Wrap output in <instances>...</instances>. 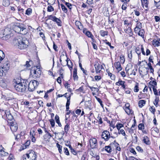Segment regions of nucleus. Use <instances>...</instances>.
I'll return each instance as SVG.
<instances>
[{
  "label": "nucleus",
  "mask_w": 160,
  "mask_h": 160,
  "mask_svg": "<svg viewBox=\"0 0 160 160\" xmlns=\"http://www.w3.org/2000/svg\"><path fill=\"white\" fill-rule=\"evenodd\" d=\"M41 73V71L38 68H32L31 70L30 76L33 77L35 79L39 77Z\"/></svg>",
  "instance_id": "1"
},
{
  "label": "nucleus",
  "mask_w": 160,
  "mask_h": 160,
  "mask_svg": "<svg viewBox=\"0 0 160 160\" xmlns=\"http://www.w3.org/2000/svg\"><path fill=\"white\" fill-rule=\"evenodd\" d=\"M39 83L36 80L31 81L28 84V90L29 91H33L38 86Z\"/></svg>",
  "instance_id": "2"
},
{
  "label": "nucleus",
  "mask_w": 160,
  "mask_h": 160,
  "mask_svg": "<svg viewBox=\"0 0 160 160\" xmlns=\"http://www.w3.org/2000/svg\"><path fill=\"white\" fill-rule=\"evenodd\" d=\"M28 82L27 79L21 78V92H24L26 91Z\"/></svg>",
  "instance_id": "3"
},
{
  "label": "nucleus",
  "mask_w": 160,
  "mask_h": 160,
  "mask_svg": "<svg viewBox=\"0 0 160 160\" xmlns=\"http://www.w3.org/2000/svg\"><path fill=\"white\" fill-rule=\"evenodd\" d=\"M2 64V65L1 67L6 73L9 70L10 64L9 62L8 61H6L5 62L3 61Z\"/></svg>",
  "instance_id": "4"
},
{
  "label": "nucleus",
  "mask_w": 160,
  "mask_h": 160,
  "mask_svg": "<svg viewBox=\"0 0 160 160\" xmlns=\"http://www.w3.org/2000/svg\"><path fill=\"white\" fill-rule=\"evenodd\" d=\"M29 44L28 40L26 38H22L21 42V49H24L27 48Z\"/></svg>",
  "instance_id": "5"
},
{
  "label": "nucleus",
  "mask_w": 160,
  "mask_h": 160,
  "mask_svg": "<svg viewBox=\"0 0 160 160\" xmlns=\"http://www.w3.org/2000/svg\"><path fill=\"white\" fill-rule=\"evenodd\" d=\"M48 19L56 22L58 26H62L61 21L59 18H56L55 16H53L52 15L48 16Z\"/></svg>",
  "instance_id": "6"
},
{
  "label": "nucleus",
  "mask_w": 160,
  "mask_h": 160,
  "mask_svg": "<svg viewBox=\"0 0 160 160\" xmlns=\"http://www.w3.org/2000/svg\"><path fill=\"white\" fill-rule=\"evenodd\" d=\"M13 85L16 90L18 92L20 91V80L19 78H17L13 80Z\"/></svg>",
  "instance_id": "7"
},
{
  "label": "nucleus",
  "mask_w": 160,
  "mask_h": 160,
  "mask_svg": "<svg viewBox=\"0 0 160 160\" xmlns=\"http://www.w3.org/2000/svg\"><path fill=\"white\" fill-rule=\"evenodd\" d=\"M102 138L104 139L105 141H108L110 138L109 132L107 130H105L103 132L101 135Z\"/></svg>",
  "instance_id": "8"
},
{
  "label": "nucleus",
  "mask_w": 160,
  "mask_h": 160,
  "mask_svg": "<svg viewBox=\"0 0 160 160\" xmlns=\"http://www.w3.org/2000/svg\"><path fill=\"white\" fill-rule=\"evenodd\" d=\"M89 142L90 146L92 148H96L97 147L98 143L96 139L92 138L90 139Z\"/></svg>",
  "instance_id": "9"
},
{
  "label": "nucleus",
  "mask_w": 160,
  "mask_h": 160,
  "mask_svg": "<svg viewBox=\"0 0 160 160\" xmlns=\"http://www.w3.org/2000/svg\"><path fill=\"white\" fill-rule=\"evenodd\" d=\"M8 123L10 127L11 130L13 132H15L18 129V125L15 122L14 123L12 121H9Z\"/></svg>",
  "instance_id": "10"
},
{
  "label": "nucleus",
  "mask_w": 160,
  "mask_h": 160,
  "mask_svg": "<svg viewBox=\"0 0 160 160\" xmlns=\"http://www.w3.org/2000/svg\"><path fill=\"white\" fill-rule=\"evenodd\" d=\"M30 160H35L37 155L34 151L31 150L28 153H27Z\"/></svg>",
  "instance_id": "11"
},
{
  "label": "nucleus",
  "mask_w": 160,
  "mask_h": 160,
  "mask_svg": "<svg viewBox=\"0 0 160 160\" xmlns=\"http://www.w3.org/2000/svg\"><path fill=\"white\" fill-rule=\"evenodd\" d=\"M95 68L96 72V74H98V73L100 72L101 71L103 67L102 65L97 63L94 65Z\"/></svg>",
  "instance_id": "12"
},
{
  "label": "nucleus",
  "mask_w": 160,
  "mask_h": 160,
  "mask_svg": "<svg viewBox=\"0 0 160 160\" xmlns=\"http://www.w3.org/2000/svg\"><path fill=\"white\" fill-rule=\"evenodd\" d=\"M19 38L18 37V38H15L14 39L12 42L13 45L17 48H19L20 42L19 40Z\"/></svg>",
  "instance_id": "13"
},
{
  "label": "nucleus",
  "mask_w": 160,
  "mask_h": 160,
  "mask_svg": "<svg viewBox=\"0 0 160 160\" xmlns=\"http://www.w3.org/2000/svg\"><path fill=\"white\" fill-rule=\"evenodd\" d=\"M125 81H122L121 79H119L118 81L116 83V85L117 86H121L123 89H126V86L125 85Z\"/></svg>",
  "instance_id": "14"
},
{
  "label": "nucleus",
  "mask_w": 160,
  "mask_h": 160,
  "mask_svg": "<svg viewBox=\"0 0 160 160\" xmlns=\"http://www.w3.org/2000/svg\"><path fill=\"white\" fill-rule=\"evenodd\" d=\"M114 65L118 72L122 70L121 63L119 62H115L114 63Z\"/></svg>",
  "instance_id": "15"
},
{
  "label": "nucleus",
  "mask_w": 160,
  "mask_h": 160,
  "mask_svg": "<svg viewBox=\"0 0 160 160\" xmlns=\"http://www.w3.org/2000/svg\"><path fill=\"white\" fill-rule=\"evenodd\" d=\"M91 100H88L85 102V107L88 108L89 110H91Z\"/></svg>",
  "instance_id": "16"
},
{
  "label": "nucleus",
  "mask_w": 160,
  "mask_h": 160,
  "mask_svg": "<svg viewBox=\"0 0 160 160\" xmlns=\"http://www.w3.org/2000/svg\"><path fill=\"white\" fill-rule=\"evenodd\" d=\"M136 33H138V35L143 38L145 33V31L143 29H141L138 30V31H135Z\"/></svg>",
  "instance_id": "17"
},
{
  "label": "nucleus",
  "mask_w": 160,
  "mask_h": 160,
  "mask_svg": "<svg viewBox=\"0 0 160 160\" xmlns=\"http://www.w3.org/2000/svg\"><path fill=\"white\" fill-rule=\"evenodd\" d=\"M142 5V7L144 8V6L146 9L145 8V9L147 10L148 8V0H141Z\"/></svg>",
  "instance_id": "18"
},
{
  "label": "nucleus",
  "mask_w": 160,
  "mask_h": 160,
  "mask_svg": "<svg viewBox=\"0 0 160 160\" xmlns=\"http://www.w3.org/2000/svg\"><path fill=\"white\" fill-rule=\"evenodd\" d=\"M4 149V148H2V149L0 150V156L1 157L7 156L8 154V153L5 152Z\"/></svg>",
  "instance_id": "19"
},
{
  "label": "nucleus",
  "mask_w": 160,
  "mask_h": 160,
  "mask_svg": "<svg viewBox=\"0 0 160 160\" xmlns=\"http://www.w3.org/2000/svg\"><path fill=\"white\" fill-rule=\"evenodd\" d=\"M124 24L126 26L130 27L132 25L131 21L128 19H125L123 20Z\"/></svg>",
  "instance_id": "20"
},
{
  "label": "nucleus",
  "mask_w": 160,
  "mask_h": 160,
  "mask_svg": "<svg viewBox=\"0 0 160 160\" xmlns=\"http://www.w3.org/2000/svg\"><path fill=\"white\" fill-rule=\"evenodd\" d=\"M73 77L74 80L77 81L78 80V77L77 75V69L74 68L73 72Z\"/></svg>",
  "instance_id": "21"
},
{
  "label": "nucleus",
  "mask_w": 160,
  "mask_h": 160,
  "mask_svg": "<svg viewBox=\"0 0 160 160\" xmlns=\"http://www.w3.org/2000/svg\"><path fill=\"white\" fill-rule=\"evenodd\" d=\"M142 28V24L140 22H138L136 24V27L134 28L135 31H138V30L141 29Z\"/></svg>",
  "instance_id": "22"
},
{
  "label": "nucleus",
  "mask_w": 160,
  "mask_h": 160,
  "mask_svg": "<svg viewBox=\"0 0 160 160\" xmlns=\"http://www.w3.org/2000/svg\"><path fill=\"white\" fill-rule=\"evenodd\" d=\"M142 141L147 145H149L150 143V141L149 140V138L147 136H144V137Z\"/></svg>",
  "instance_id": "23"
},
{
  "label": "nucleus",
  "mask_w": 160,
  "mask_h": 160,
  "mask_svg": "<svg viewBox=\"0 0 160 160\" xmlns=\"http://www.w3.org/2000/svg\"><path fill=\"white\" fill-rule=\"evenodd\" d=\"M152 44L153 45L155 46H158L160 44V39H158L157 40L154 39L153 41Z\"/></svg>",
  "instance_id": "24"
},
{
  "label": "nucleus",
  "mask_w": 160,
  "mask_h": 160,
  "mask_svg": "<svg viewBox=\"0 0 160 160\" xmlns=\"http://www.w3.org/2000/svg\"><path fill=\"white\" fill-rule=\"evenodd\" d=\"M75 25L80 29H82L83 28V26L81 23L78 21H76L75 22Z\"/></svg>",
  "instance_id": "25"
},
{
  "label": "nucleus",
  "mask_w": 160,
  "mask_h": 160,
  "mask_svg": "<svg viewBox=\"0 0 160 160\" xmlns=\"http://www.w3.org/2000/svg\"><path fill=\"white\" fill-rule=\"evenodd\" d=\"M146 101L144 100H140L138 102V106L139 107L142 108L145 104Z\"/></svg>",
  "instance_id": "26"
},
{
  "label": "nucleus",
  "mask_w": 160,
  "mask_h": 160,
  "mask_svg": "<svg viewBox=\"0 0 160 160\" xmlns=\"http://www.w3.org/2000/svg\"><path fill=\"white\" fill-rule=\"evenodd\" d=\"M149 84H150V85H151L150 87L149 86L150 89L151 91L152 90V85L156 86L157 84V82H156L155 80L152 81H151L150 82H149Z\"/></svg>",
  "instance_id": "27"
},
{
  "label": "nucleus",
  "mask_w": 160,
  "mask_h": 160,
  "mask_svg": "<svg viewBox=\"0 0 160 160\" xmlns=\"http://www.w3.org/2000/svg\"><path fill=\"white\" fill-rule=\"evenodd\" d=\"M124 109L126 113L128 115L132 114L133 113V111L130 108H125Z\"/></svg>",
  "instance_id": "28"
},
{
  "label": "nucleus",
  "mask_w": 160,
  "mask_h": 160,
  "mask_svg": "<svg viewBox=\"0 0 160 160\" xmlns=\"http://www.w3.org/2000/svg\"><path fill=\"white\" fill-rule=\"evenodd\" d=\"M10 2L9 0H3L2 4L5 6H8L10 4Z\"/></svg>",
  "instance_id": "29"
},
{
  "label": "nucleus",
  "mask_w": 160,
  "mask_h": 160,
  "mask_svg": "<svg viewBox=\"0 0 160 160\" xmlns=\"http://www.w3.org/2000/svg\"><path fill=\"white\" fill-rule=\"evenodd\" d=\"M22 30V32H21V34H26L27 33V31L26 27H21V30Z\"/></svg>",
  "instance_id": "30"
},
{
  "label": "nucleus",
  "mask_w": 160,
  "mask_h": 160,
  "mask_svg": "<svg viewBox=\"0 0 160 160\" xmlns=\"http://www.w3.org/2000/svg\"><path fill=\"white\" fill-rule=\"evenodd\" d=\"M66 61L67 62V65L68 66V67L70 69L71 68V69H72V67L73 66V64L72 63V62H71V61L70 60V62H70V63L71 64H68V63H69V62H68V58H67V59L66 60Z\"/></svg>",
  "instance_id": "31"
},
{
  "label": "nucleus",
  "mask_w": 160,
  "mask_h": 160,
  "mask_svg": "<svg viewBox=\"0 0 160 160\" xmlns=\"http://www.w3.org/2000/svg\"><path fill=\"white\" fill-rule=\"evenodd\" d=\"M159 101V97L158 96H156L154 100L153 103L154 105L156 107H157L158 105V102Z\"/></svg>",
  "instance_id": "32"
},
{
  "label": "nucleus",
  "mask_w": 160,
  "mask_h": 160,
  "mask_svg": "<svg viewBox=\"0 0 160 160\" xmlns=\"http://www.w3.org/2000/svg\"><path fill=\"white\" fill-rule=\"evenodd\" d=\"M32 64V61H27L25 65H24V66L26 67V69L31 66Z\"/></svg>",
  "instance_id": "33"
},
{
  "label": "nucleus",
  "mask_w": 160,
  "mask_h": 160,
  "mask_svg": "<svg viewBox=\"0 0 160 160\" xmlns=\"http://www.w3.org/2000/svg\"><path fill=\"white\" fill-rule=\"evenodd\" d=\"M4 53L2 50H0V62L3 60L5 57Z\"/></svg>",
  "instance_id": "34"
},
{
  "label": "nucleus",
  "mask_w": 160,
  "mask_h": 160,
  "mask_svg": "<svg viewBox=\"0 0 160 160\" xmlns=\"http://www.w3.org/2000/svg\"><path fill=\"white\" fill-rule=\"evenodd\" d=\"M55 119L56 120V123L58 124L59 126L61 127L62 125L60 122L59 117L58 115H56L55 117Z\"/></svg>",
  "instance_id": "35"
},
{
  "label": "nucleus",
  "mask_w": 160,
  "mask_h": 160,
  "mask_svg": "<svg viewBox=\"0 0 160 160\" xmlns=\"http://www.w3.org/2000/svg\"><path fill=\"white\" fill-rule=\"evenodd\" d=\"M132 67V65L130 64H128L126 66L125 68V71L127 73H128V72L129 70Z\"/></svg>",
  "instance_id": "36"
},
{
  "label": "nucleus",
  "mask_w": 160,
  "mask_h": 160,
  "mask_svg": "<svg viewBox=\"0 0 160 160\" xmlns=\"http://www.w3.org/2000/svg\"><path fill=\"white\" fill-rule=\"evenodd\" d=\"M14 30L16 32L19 33L20 29V27L18 25H15L13 28Z\"/></svg>",
  "instance_id": "37"
},
{
  "label": "nucleus",
  "mask_w": 160,
  "mask_h": 160,
  "mask_svg": "<svg viewBox=\"0 0 160 160\" xmlns=\"http://www.w3.org/2000/svg\"><path fill=\"white\" fill-rule=\"evenodd\" d=\"M135 52L138 54V58H140L141 54L140 48L139 47H137L135 49Z\"/></svg>",
  "instance_id": "38"
},
{
  "label": "nucleus",
  "mask_w": 160,
  "mask_h": 160,
  "mask_svg": "<svg viewBox=\"0 0 160 160\" xmlns=\"http://www.w3.org/2000/svg\"><path fill=\"white\" fill-rule=\"evenodd\" d=\"M128 58L130 59H132V51L130 49H129L128 50Z\"/></svg>",
  "instance_id": "39"
},
{
  "label": "nucleus",
  "mask_w": 160,
  "mask_h": 160,
  "mask_svg": "<svg viewBox=\"0 0 160 160\" xmlns=\"http://www.w3.org/2000/svg\"><path fill=\"white\" fill-rule=\"evenodd\" d=\"M125 31L126 33L129 34L130 35H131L132 34V29L130 27H129L127 29H126L125 30Z\"/></svg>",
  "instance_id": "40"
},
{
  "label": "nucleus",
  "mask_w": 160,
  "mask_h": 160,
  "mask_svg": "<svg viewBox=\"0 0 160 160\" xmlns=\"http://www.w3.org/2000/svg\"><path fill=\"white\" fill-rule=\"evenodd\" d=\"M69 124L67 123L64 127V130L66 133H67L69 129Z\"/></svg>",
  "instance_id": "41"
},
{
  "label": "nucleus",
  "mask_w": 160,
  "mask_h": 160,
  "mask_svg": "<svg viewBox=\"0 0 160 160\" xmlns=\"http://www.w3.org/2000/svg\"><path fill=\"white\" fill-rule=\"evenodd\" d=\"M35 129L34 128H32L31 129L30 132V135L31 137H33V136H35Z\"/></svg>",
  "instance_id": "42"
},
{
  "label": "nucleus",
  "mask_w": 160,
  "mask_h": 160,
  "mask_svg": "<svg viewBox=\"0 0 160 160\" xmlns=\"http://www.w3.org/2000/svg\"><path fill=\"white\" fill-rule=\"evenodd\" d=\"M79 66L80 68L83 71V73L85 75H87L88 74V72L86 71H85L84 69L82 68V64L80 63H79Z\"/></svg>",
  "instance_id": "43"
},
{
  "label": "nucleus",
  "mask_w": 160,
  "mask_h": 160,
  "mask_svg": "<svg viewBox=\"0 0 160 160\" xmlns=\"http://www.w3.org/2000/svg\"><path fill=\"white\" fill-rule=\"evenodd\" d=\"M61 7L62 10L65 13H67L68 12L67 8L63 4H61Z\"/></svg>",
  "instance_id": "44"
},
{
  "label": "nucleus",
  "mask_w": 160,
  "mask_h": 160,
  "mask_svg": "<svg viewBox=\"0 0 160 160\" xmlns=\"http://www.w3.org/2000/svg\"><path fill=\"white\" fill-rule=\"evenodd\" d=\"M100 33L102 36L104 37L105 36L107 35L108 32L106 31L103 30H101L100 31Z\"/></svg>",
  "instance_id": "45"
},
{
  "label": "nucleus",
  "mask_w": 160,
  "mask_h": 160,
  "mask_svg": "<svg viewBox=\"0 0 160 160\" xmlns=\"http://www.w3.org/2000/svg\"><path fill=\"white\" fill-rule=\"evenodd\" d=\"M32 10L31 8H28L26 11L25 14L28 15H30L32 12Z\"/></svg>",
  "instance_id": "46"
},
{
  "label": "nucleus",
  "mask_w": 160,
  "mask_h": 160,
  "mask_svg": "<svg viewBox=\"0 0 160 160\" xmlns=\"http://www.w3.org/2000/svg\"><path fill=\"white\" fill-rule=\"evenodd\" d=\"M5 71L1 68V67H0V76H3L5 75Z\"/></svg>",
  "instance_id": "47"
},
{
  "label": "nucleus",
  "mask_w": 160,
  "mask_h": 160,
  "mask_svg": "<svg viewBox=\"0 0 160 160\" xmlns=\"http://www.w3.org/2000/svg\"><path fill=\"white\" fill-rule=\"evenodd\" d=\"M22 158L23 160H30L27 153L23 156Z\"/></svg>",
  "instance_id": "48"
},
{
  "label": "nucleus",
  "mask_w": 160,
  "mask_h": 160,
  "mask_svg": "<svg viewBox=\"0 0 160 160\" xmlns=\"http://www.w3.org/2000/svg\"><path fill=\"white\" fill-rule=\"evenodd\" d=\"M105 150L108 153L111 152H112V149L109 146L105 147Z\"/></svg>",
  "instance_id": "49"
},
{
  "label": "nucleus",
  "mask_w": 160,
  "mask_h": 160,
  "mask_svg": "<svg viewBox=\"0 0 160 160\" xmlns=\"http://www.w3.org/2000/svg\"><path fill=\"white\" fill-rule=\"evenodd\" d=\"M57 148H58V149L59 150V152L60 153H62V146L61 145H60V144H59L58 143H57Z\"/></svg>",
  "instance_id": "50"
},
{
  "label": "nucleus",
  "mask_w": 160,
  "mask_h": 160,
  "mask_svg": "<svg viewBox=\"0 0 160 160\" xmlns=\"http://www.w3.org/2000/svg\"><path fill=\"white\" fill-rule=\"evenodd\" d=\"M86 35L89 38H92L94 37L93 35L89 31H87L86 32Z\"/></svg>",
  "instance_id": "51"
},
{
  "label": "nucleus",
  "mask_w": 160,
  "mask_h": 160,
  "mask_svg": "<svg viewBox=\"0 0 160 160\" xmlns=\"http://www.w3.org/2000/svg\"><path fill=\"white\" fill-rule=\"evenodd\" d=\"M48 11L49 12H51L54 11V8L51 6H48L47 8Z\"/></svg>",
  "instance_id": "52"
},
{
  "label": "nucleus",
  "mask_w": 160,
  "mask_h": 160,
  "mask_svg": "<svg viewBox=\"0 0 160 160\" xmlns=\"http://www.w3.org/2000/svg\"><path fill=\"white\" fill-rule=\"evenodd\" d=\"M123 127V125L122 124L118 123L116 125V127L117 129L119 130L120 129Z\"/></svg>",
  "instance_id": "53"
},
{
  "label": "nucleus",
  "mask_w": 160,
  "mask_h": 160,
  "mask_svg": "<svg viewBox=\"0 0 160 160\" xmlns=\"http://www.w3.org/2000/svg\"><path fill=\"white\" fill-rule=\"evenodd\" d=\"M138 128L139 129L142 130V129H144V126L143 124L142 123H140L138 125Z\"/></svg>",
  "instance_id": "54"
},
{
  "label": "nucleus",
  "mask_w": 160,
  "mask_h": 160,
  "mask_svg": "<svg viewBox=\"0 0 160 160\" xmlns=\"http://www.w3.org/2000/svg\"><path fill=\"white\" fill-rule=\"evenodd\" d=\"M51 125L52 127H53L55 126V122L53 119H50L49 120Z\"/></svg>",
  "instance_id": "55"
},
{
  "label": "nucleus",
  "mask_w": 160,
  "mask_h": 160,
  "mask_svg": "<svg viewBox=\"0 0 160 160\" xmlns=\"http://www.w3.org/2000/svg\"><path fill=\"white\" fill-rule=\"evenodd\" d=\"M56 0H48V4L53 5L55 2Z\"/></svg>",
  "instance_id": "56"
},
{
  "label": "nucleus",
  "mask_w": 160,
  "mask_h": 160,
  "mask_svg": "<svg viewBox=\"0 0 160 160\" xmlns=\"http://www.w3.org/2000/svg\"><path fill=\"white\" fill-rule=\"evenodd\" d=\"M119 131L118 133L120 134L121 133L123 136H125L126 134L124 131L123 129H121Z\"/></svg>",
  "instance_id": "57"
},
{
  "label": "nucleus",
  "mask_w": 160,
  "mask_h": 160,
  "mask_svg": "<svg viewBox=\"0 0 160 160\" xmlns=\"http://www.w3.org/2000/svg\"><path fill=\"white\" fill-rule=\"evenodd\" d=\"M65 4L68 8L71 9L72 8V5L69 2H65Z\"/></svg>",
  "instance_id": "58"
},
{
  "label": "nucleus",
  "mask_w": 160,
  "mask_h": 160,
  "mask_svg": "<svg viewBox=\"0 0 160 160\" xmlns=\"http://www.w3.org/2000/svg\"><path fill=\"white\" fill-rule=\"evenodd\" d=\"M98 121V123L100 124H102L103 123V122L102 121V118L101 117L98 116L97 117Z\"/></svg>",
  "instance_id": "59"
},
{
  "label": "nucleus",
  "mask_w": 160,
  "mask_h": 160,
  "mask_svg": "<svg viewBox=\"0 0 160 160\" xmlns=\"http://www.w3.org/2000/svg\"><path fill=\"white\" fill-rule=\"evenodd\" d=\"M64 152L67 155H68L69 154V153L68 148H64Z\"/></svg>",
  "instance_id": "60"
},
{
  "label": "nucleus",
  "mask_w": 160,
  "mask_h": 160,
  "mask_svg": "<svg viewBox=\"0 0 160 160\" xmlns=\"http://www.w3.org/2000/svg\"><path fill=\"white\" fill-rule=\"evenodd\" d=\"M95 81H98L101 78V77L100 76L96 75L94 77Z\"/></svg>",
  "instance_id": "61"
},
{
  "label": "nucleus",
  "mask_w": 160,
  "mask_h": 160,
  "mask_svg": "<svg viewBox=\"0 0 160 160\" xmlns=\"http://www.w3.org/2000/svg\"><path fill=\"white\" fill-rule=\"evenodd\" d=\"M150 111L153 114L154 113L155 109L153 107H151L149 108Z\"/></svg>",
  "instance_id": "62"
},
{
  "label": "nucleus",
  "mask_w": 160,
  "mask_h": 160,
  "mask_svg": "<svg viewBox=\"0 0 160 160\" xmlns=\"http://www.w3.org/2000/svg\"><path fill=\"white\" fill-rule=\"evenodd\" d=\"M134 91L135 92H137L139 91V88L138 85H136L134 88Z\"/></svg>",
  "instance_id": "63"
},
{
  "label": "nucleus",
  "mask_w": 160,
  "mask_h": 160,
  "mask_svg": "<svg viewBox=\"0 0 160 160\" xmlns=\"http://www.w3.org/2000/svg\"><path fill=\"white\" fill-rule=\"evenodd\" d=\"M154 18L156 22H160V17L158 16H155L154 17Z\"/></svg>",
  "instance_id": "64"
}]
</instances>
